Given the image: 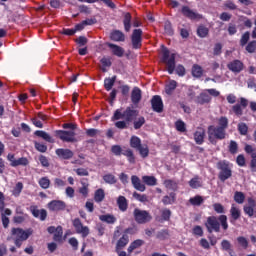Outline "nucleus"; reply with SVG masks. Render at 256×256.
I'll return each instance as SVG.
<instances>
[{
    "label": "nucleus",
    "instance_id": "43",
    "mask_svg": "<svg viewBox=\"0 0 256 256\" xmlns=\"http://www.w3.org/2000/svg\"><path fill=\"white\" fill-rule=\"evenodd\" d=\"M53 241L56 243H63V227L57 226V231L53 235Z\"/></svg>",
    "mask_w": 256,
    "mask_h": 256
},
{
    "label": "nucleus",
    "instance_id": "59",
    "mask_svg": "<svg viewBox=\"0 0 256 256\" xmlns=\"http://www.w3.org/2000/svg\"><path fill=\"white\" fill-rule=\"evenodd\" d=\"M221 249L222 251H228L229 255L233 253V249H231V242H229V240H222Z\"/></svg>",
    "mask_w": 256,
    "mask_h": 256
},
{
    "label": "nucleus",
    "instance_id": "7",
    "mask_svg": "<svg viewBox=\"0 0 256 256\" xmlns=\"http://www.w3.org/2000/svg\"><path fill=\"white\" fill-rule=\"evenodd\" d=\"M134 221L138 223V225H145L146 223H150L152 221L153 216L147 210H141L139 208H135L133 211Z\"/></svg>",
    "mask_w": 256,
    "mask_h": 256
},
{
    "label": "nucleus",
    "instance_id": "2",
    "mask_svg": "<svg viewBox=\"0 0 256 256\" xmlns=\"http://www.w3.org/2000/svg\"><path fill=\"white\" fill-rule=\"evenodd\" d=\"M227 129H229V119L226 116H221L217 126H208V140L212 145L217 143V140L223 141L227 137Z\"/></svg>",
    "mask_w": 256,
    "mask_h": 256
},
{
    "label": "nucleus",
    "instance_id": "24",
    "mask_svg": "<svg viewBox=\"0 0 256 256\" xmlns=\"http://www.w3.org/2000/svg\"><path fill=\"white\" fill-rule=\"evenodd\" d=\"M110 39L116 43H123L125 42V34L121 30H112L110 33Z\"/></svg>",
    "mask_w": 256,
    "mask_h": 256
},
{
    "label": "nucleus",
    "instance_id": "12",
    "mask_svg": "<svg viewBox=\"0 0 256 256\" xmlns=\"http://www.w3.org/2000/svg\"><path fill=\"white\" fill-rule=\"evenodd\" d=\"M248 204L243 206V211L248 217H256V200L253 197L247 199Z\"/></svg>",
    "mask_w": 256,
    "mask_h": 256
},
{
    "label": "nucleus",
    "instance_id": "9",
    "mask_svg": "<svg viewBox=\"0 0 256 256\" xmlns=\"http://www.w3.org/2000/svg\"><path fill=\"white\" fill-rule=\"evenodd\" d=\"M56 136H58L59 139L65 143H75V141H77L75 138V131L57 130Z\"/></svg>",
    "mask_w": 256,
    "mask_h": 256
},
{
    "label": "nucleus",
    "instance_id": "46",
    "mask_svg": "<svg viewBox=\"0 0 256 256\" xmlns=\"http://www.w3.org/2000/svg\"><path fill=\"white\" fill-rule=\"evenodd\" d=\"M141 146V138H139L138 136H132L130 138V147H132V149L138 150Z\"/></svg>",
    "mask_w": 256,
    "mask_h": 256
},
{
    "label": "nucleus",
    "instance_id": "39",
    "mask_svg": "<svg viewBox=\"0 0 256 256\" xmlns=\"http://www.w3.org/2000/svg\"><path fill=\"white\" fill-rule=\"evenodd\" d=\"M11 167H27V165H29V159H27L26 157H21L16 159V161H13V163H10Z\"/></svg>",
    "mask_w": 256,
    "mask_h": 256
},
{
    "label": "nucleus",
    "instance_id": "33",
    "mask_svg": "<svg viewBox=\"0 0 256 256\" xmlns=\"http://www.w3.org/2000/svg\"><path fill=\"white\" fill-rule=\"evenodd\" d=\"M189 203L190 205H193V207H201V205L205 203V199L201 195H196L189 199Z\"/></svg>",
    "mask_w": 256,
    "mask_h": 256
},
{
    "label": "nucleus",
    "instance_id": "14",
    "mask_svg": "<svg viewBox=\"0 0 256 256\" xmlns=\"http://www.w3.org/2000/svg\"><path fill=\"white\" fill-rule=\"evenodd\" d=\"M151 105L155 113H163V99L159 95H155L151 99Z\"/></svg>",
    "mask_w": 256,
    "mask_h": 256
},
{
    "label": "nucleus",
    "instance_id": "63",
    "mask_svg": "<svg viewBox=\"0 0 256 256\" xmlns=\"http://www.w3.org/2000/svg\"><path fill=\"white\" fill-rule=\"evenodd\" d=\"M175 127L180 133H185V131H187V127L185 126V122H183V120H177L175 122Z\"/></svg>",
    "mask_w": 256,
    "mask_h": 256
},
{
    "label": "nucleus",
    "instance_id": "3",
    "mask_svg": "<svg viewBox=\"0 0 256 256\" xmlns=\"http://www.w3.org/2000/svg\"><path fill=\"white\" fill-rule=\"evenodd\" d=\"M175 53H172L167 49L166 47L163 48L162 50V63H165L167 67V72L169 75H173V73L176 72V75L179 77H185V66L182 64H179L176 69H175Z\"/></svg>",
    "mask_w": 256,
    "mask_h": 256
},
{
    "label": "nucleus",
    "instance_id": "38",
    "mask_svg": "<svg viewBox=\"0 0 256 256\" xmlns=\"http://www.w3.org/2000/svg\"><path fill=\"white\" fill-rule=\"evenodd\" d=\"M177 89V81L170 80L168 84L165 85V93L167 95H173V92Z\"/></svg>",
    "mask_w": 256,
    "mask_h": 256
},
{
    "label": "nucleus",
    "instance_id": "41",
    "mask_svg": "<svg viewBox=\"0 0 256 256\" xmlns=\"http://www.w3.org/2000/svg\"><path fill=\"white\" fill-rule=\"evenodd\" d=\"M142 181L145 185H148V187H155V185H157V178H155V176H143Z\"/></svg>",
    "mask_w": 256,
    "mask_h": 256
},
{
    "label": "nucleus",
    "instance_id": "34",
    "mask_svg": "<svg viewBox=\"0 0 256 256\" xmlns=\"http://www.w3.org/2000/svg\"><path fill=\"white\" fill-rule=\"evenodd\" d=\"M177 199V194L175 192H171L169 195H166L162 198L163 205H173Z\"/></svg>",
    "mask_w": 256,
    "mask_h": 256
},
{
    "label": "nucleus",
    "instance_id": "62",
    "mask_svg": "<svg viewBox=\"0 0 256 256\" xmlns=\"http://www.w3.org/2000/svg\"><path fill=\"white\" fill-rule=\"evenodd\" d=\"M137 151H139L140 157L142 159H147L149 157V147L148 146H141Z\"/></svg>",
    "mask_w": 256,
    "mask_h": 256
},
{
    "label": "nucleus",
    "instance_id": "32",
    "mask_svg": "<svg viewBox=\"0 0 256 256\" xmlns=\"http://www.w3.org/2000/svg\"><path fill=\"white\" fill-rule=\"evenodd\" d=\"M34 135H36V137H41V139H44V141H47L48 143H54L55 142V140H53L51 135H49L47 132H45L43 130H36L34 132Z\"/></svg>",
    "mask_w": 256,
    "mask_h": 256
},
{
    "label": "nucleus",
    "instance_id": "16",
    "mask_svg": "<svg viewBox=\"0 0 256 256\" xmlns=\"http://www.w3.org/2000/svg\"><path fill=\"white\" fill-rule=\"evenodd\" d=\"M106 47L110 48L112 55H115V57H123L125 55V49L117 44L106 42Z\"/></svg>",
    "mask_w": 256,
    "mask_h": 256
},
{
    "label": "nucleus",
    "instance_id": "17",
    "mask_svg": "<svg viewBox=\"0 0 256 256\" xmlns=\"http://www.w3.org/2000/svg\"><path fill=\"white\" fill-rule=\"evenodd\" d=\"M30 212L33 217L40 219V221H45V219H47V210L45 209L39 210L37 206H30Z\"/></svg>",
    "mask_w": 256,
    "mask_h": 256
},
{
    "label": "nucleus",
    "instance_id": "13",
    "mask_svg": "<svg viewBox=\"0 0 256 256\" xmlns=\"http://www.w3.org/2000/svg\"><path fill=\"white\" fill-rule=\"evenodd\" d=\"M181 13L184 17L190 19L191 21H199L200 19H203V15L191 10L189 6H183Z\"/></svg>",
    "mask_w": 256,
    "mask_h": 256
},
{
    "label": "nucleus",
    "instance_id": "1",
    "mask_svg": "<svg viewBox=\"0 0 256 256\" xmlns=\"http://www.w3.org/2000/svg\"><path fill=\"white\" fill-rule=\"evenodd\" d=\"M137 117H139V110L128 106L124 111L122 108L116 109L111 119L112 121H117L115 122V127L117 129H127V123H132Z\"/></svg>",
    "mask_w": 256,
    "mask_h": 256
},
{
    "label": "nucleus",
    "instance_id": "4",
    "mask_svg": "<svg viewBox=\"0 0 256 256\" xmlns=\"http://www.w3.org/2000/svg\"><path fill=\"white\" fill-rule=\"evenodd\" d=\"M207 233H221V227L223 231L229 229V223L227 222V215L209 216L204 223Z\"/></svg>",
    "mask_w": 256,
    "mask_h": 256
},
{
    "label": "nucleus",
    "instance_id": "26",
    "mask_svg": "<svg viewBox=\"0 0 256 256\" xmlns=\"http://www.w3.org/2000/svg\"><path fill=\"white\" fill-rule=\"evenodd\" d=\"M117 205L118 209H120L122 213H125V211L129 209V202L127 201V198H125V196H119L117 198Z\"/></svg>",
    "mask_w": 256,
    "mask_h": 256
},
{
    "label": "nucleus",
    "instance_id": "6",
    "mask_svg": "<svg viewBox=\"0 0 256 256\" xmlns=\"http://www.w3.org/2000/svg\"><path fill=\"white\" fill-rule=\"evenodd\" d=\"M217 169L220 171L218 173V179H220L222 183H225L227 179L233 177V171L231 170V166H229V162L225 160L219 161L217 163Z\"/></svg>",
    "mask_w": 256,
    "mask_h": 256
},
{
    "label": "nucleus",
    "instance_id": "47",
    "mask_svg": "<svg viewBox=\"0 0 256 256\" xmlns=\"http://www.w3.org/2000/svg\"><path fill=\"white\" fill-rule=\"evenodd\" d=\"M38 184L41 189H49V187H51V180L49 179V177L44 176L39 179Z\"/></svg>",
    "mask_w": 256,
    "mask_h": 256
},
{
    "label": "nucleus",
    "instance_id": "21",
    "mask_svg": "<svg viewBox=\"0 0 256 256\" xmlns=\"http://www.w3.org/2000/svg\"><path fill=\"white\" fill-rule=\"evenodd\" d=\"M131 183L134 187V189H136V191H140L141 193L145 192L147 187L145 186V184H143L141 182V179L138 178L137 175H132L131 176Z\"/></svg>",
    "mask_w": 256,
    "mask_h": 256
},
{
    "label": "nucleus",
    "instance_id": "11",
    "mask_svg": "<svg viewBox=\"0 0 256 256\" xmlns=\"http://www.w3.org/2000/svg\"><path fill=\"white\" fill-rule=\"evenodd\" d=\"M249 105V100L247 98H240V103H237L232 106V111L236 115V117L243 116V110L247 109V106Z\"/></svg>",
    "mask_w": 256,
    "mask_h": 256
},
{
    "label": "nucleus",
    "instance_id": "35",
    "mask_svg": "<svg viewBox=\"0 0 256 256\" xmlns=\"http://www.w3.org/2000/svg\"><path fill=\"white\" fill-rule=\"evenodd\" d=\"M80 183L82 186L78 188V193L84 198L89 197V183L83 182V180Z\"/></svg>",
    "mask_w": 256,
    "mask_h": 256
},
{
    "label": "nucleus",
    "instance_id": "49",
    "mask_svg": "<svg viewBox=\"0 0 256 256\" xmlns=\"http://www.w3.org/2000/svg\"><path fill=\"white\" fill-rule=\"evenodd\" d=\"M234 201L238 203V205H243L245 203V193L236 191L234 193Z\"/></svg>",
    "mask_w": 256,
    "mask_h": 256
},
{
    "label": "nucleus",
    "instance_id": "28",
    "mask_svg": "<svg viewBox=\"0 0 256 256\" xmlns=\"http://www.w3.org/2000/svg\"><path fill=\"white\" fill-rule=\"evenodd\" d=\"M122 155L127 158L128 163L130 165H135L136 160H135V153L131 150V148H126L123 150Z\"/></svg>",
    "mask_w": 256,
    "mask_h": 256
},
{
    "label": "nucleus",
    "instance_id": "48",
    "mask_svg": "<svg viewBox=\"0 0 256 256\" xmlns=\"http://www.w3.org/2000/svg\"><path fill=\"white\" fill-rule=\"evenodd\" d=\"M197 35L198 37H200L201 39H205V37H207V35H209V28L200 25L197 28Z\"/></svg>",
    "mask_w": 256,
    "mask_h": 256
},
{
    "label": "nucleus",
    "instance_id": "58",
    "mask_svg": "<svg viewBox=\"0 0 256 256\" xmlns=\"http://www.w3.org/2000/svg\"><path fill=\"white\" fill-rule=\"evenodd\" d=\"M22 191H23L22 182H17L15 187L12 190V194L14 195V197H19V195H21Z\"/></svg>",
    "mask_w": 256,
    "mask_h": 256
},
{
    "label": "nucleus",
    "instance_id": "54",
    "mask_svg": "<svg viewBox=\"0 0 256 256\" xmlns=\"http://www.w3.org/2000/svg\"><path fill=\"white\" fill-rule=\"evenodd\" d=\"M124 150L125 149H123L121 145H113L111 147V153H113V155H115L116 157H121V155H123Z\"/></svg>",
    "mask_w": 256,
    "mask_h": 256
},
{
    "label": "nucleus",
    "instance_id": "60",
    "mask_svg": "<svg viewBox=\"0 0 256 256\" xmlns=\"http://www.w3.org/2000/svg\"><path fill=\"white\" fill-rule=\"evenodd\" d=\"M103 179L105 183H108L109 185H115V183H117V178H115V175L113 174H106L103 176Z\"/></svg>",
    "mask_w": 256,
    "mask_h": 256
},
{
    "label": "nucleus",
    "instance_id": "44",
    "mask_svg": "<svg viewBox=\"0 0 256 256\" xmlns=\"http://www.w3.org/2000/svg\"><path fill=\"white\" fill-rule=\"evenodd\" d=\"M131 19V13L128 12L124 15L123 25L126 33H129V31H131Z\"/></svg>",
    "mask_w": 256,
    "mask_h": 256
},
{
    "label": "nucleus",
    "instance_id": "53",
    "mask_svg": "<svg viewBox=\"0 0 256 256\" xmlns=\"http://www.w3.org/2000/svg\"><path fill=\"white\" fill-rule=\"evenodd\" d=\"M212 207L215 213H217L218 215H225V206H223V204L214 203Z\"/></svg>",
    "mask_w": 256,
    "mask_h": 256
},
{
    "label": "nucleus",
    "instance_id": "56",
    "mask_svg": "<svg viewBox=\"0 0 256 256\" xmlns=\"http://www.w3.org/2000/svg\"><path fill=\"white\" fill-rule=\"evenodd\" d=\"M228 151L231 155L237 154V151H239V145L234 140H231L228 146Z\"/></svg>",
    "mask_w": 256,
    "mask_h": 256
},
{
    "label": "nucleus",
    "instance_id": "37",
    "mask_svg": "<svg viewBox=\"0 0 256 256\" xmlns=\"http://www.w3.org/2000/svg\"><path fill=\"white\" fill-rule=\"evenodd\" d=\"M192 76L196 79H201V77H203V67L198 64H194L192 66Z\"/></svg>",
    "mask_w": 256,
    "mask_h": 256
},
{
    "label": "nucleus",
    "instance_id": "50",
    "mask_svg": "<svg viewBox=\"0 0 256 256\" xmlns=\"http://www.w3.org/2000/svg\"><path fill=\"white\" fill-rule=\"evenodd\" d=\"M143 125H145V117L140 116L136 120H133V127L136 131L141 129Z\"/></svg>",
    "mask_w": 256,
    "mask_h": 256
},
{
    "label": "nucleus",
    "instance_id": "29",
    "mask_svg": "<svg viewBox=\"0 0 256 256\" xmlns=\"http://www.w3.org/2000/svg\"><path fill=\"white\" fill-rule=\"evenodd\" d=\"M143 245H145V241H143L141 239L134 240L133 242H131V244L129 245V247L127 249L128 254L131 255V253H133V251H135V249H139V247H143Z\"/></svg>",
    "mask_w": 256,
    "mask_h": 256
},
{
    "label": "nucleus",
    "instance_id": "20",
    "mask_svg": "<svg viewBox=\"0 0 256 256\" xmlns=\"http://www.w3.org/2000/svg\"><path fill=\"white\" fill-rule=\"evenodd\" d=\"M57 157L64 160L73 159L74 153L71 151V149H65V148H58L55 151Z\"/></svg>",
    "mask_w": 256,
    "mask_h": 256
},
{
    "label": "nucleus",
    "instance_id": "45",
    "mask_svg": "<svg viewBox=\"0 0 256 256\" xmlns=\"http://www.w3.org/2000/svg\"><path fill=\"white\" fill-rule=\"evenodd\" d=\"M100 63L102 65L101 70L103 73H107V67H111V65H113V62H111V58L105 56L100 60Z\"/></svg>",
    "mask_w": 256,
    "mask_h": 256
},
{
    "label": "nucleus",
    "instance_id": "18",
    "mask_svg": "<svg viewBox=\"0 0 256 256\" xmlns=\"http://www.w3.org/2000/svg\"><path fill=\"white\" fill-rule=\"evenodd\" d=\"M205 130L203 127H198L194 132V141L196 145H203L205 143Z\"/></svg>",
    "mask_w": 256,
    "mask_h": 256
},
{
    "label": "nucleus",
    "instance_id": "22",
    "mask_svg": "<svg viewBox=\"0 0 256 256\" xmlns=\"http://www.w3.org/2000/svg\"><path fill=\"white\" fill-rule=\"evenodd\" d=\"M143 98V94L141 92V88L134 87L131 92V102L133 105H139L141 103V99Z\"/></svg>",
    "mask_w": 256,
    "mask_h": 256
},
{
    "label": "nucleus",
    "instance_id": "57",
    "mask_svg": "<svg viewBox=\"0 0 256 256\" xmlns=\"http://www.w3.org/2000/svg\"><path fill=\"white\" fill-rule=\"evenodd\" d=\"M245 153L251 155L252 159H256V149L250 144H246L244 147Z\"/></svg>",
    "mask_w": 256,
    "mask_h": 256
},
{
    "label": "nucleus",
    "instance_id": "25",
    "mask_svg": "<svg viewBox=\"0 0 256 256\" xmlns=\"http://www.w3.org/2000/svg\"><path fill=\"white\" fill-rule=\"evenodd\" d=\"M163 185L165 189H168L169 191H179V183L173 179H166L163 182Z\"/></svg>",
    "mask_w": 256,
    "mask_h": 256
},
{
    "label": "nucleus",
    "instance_id": "52",
    "mask_svg": "<svg viewBox=\"0 0 256 256\" xmlns=\"http://www.w3.org/2000/svg\"><path fill=\"white\" fill-rule=\"evenodd\" d=\"M164 31L166 35H169L170 37L174 35L175 31L173 30V25L171 24V21L167 20L164 23Z\"/></svg>",
    "mask_w": 256,
    "mask_h": 256
},
{
    "label": "nucleus",
    "instance_id": "10",
    "mask_svg": "<svg viewBox=\"0 0 256 256\" xmlns=\"http://www.w3.org/2000/svg\"><path fill=\"white\" fill-rule=\"evenodd\" d=\"M73 227L75 228L76 233L81 235L84 239L89 236V227L83 226L81 219L75 218L72 222Z\"/></svg>",
    "mask_w": 256,
    "mask_h": 256
},
{
    "label": "nucleus",
    "instance_id": "55",
    "mask_svg": "<svg viewBox=\"0 0 256 256\" xmlns=\"http://www.w3.org/2000/svg\"><path fill=\"white\" fill-rule=\"evenodd\" d=\"M172 212L168 208L161 210V221H170Z\"/></svg>",
    "mask_w": 256,
    "mask_h": 256
},
{
    "label": "nucleus",
    "instance_id": "42",
    "mask_svg": "<svg viewBox=\"0 0 256 256\" xmlns=\"http://www.w3.org/2000/svg\"><path fill=\"white\" fill-rule=\"evenodd\" d=\"M105 199V190L99 188L94 193V201L96 203H101Z\"/></svg>",
    "mask_w": 256,
    "mask_h": 256
},
{
    "label": "nucleus",
    "instance_id": "36",
    "mask_svg": "<svg viewBox=\"0 0 256 256\" xmlns=\"http://www.w3.org/2000/svg\"><path fill=\"white\" fill-rule=\"evenodd\" d=\"M116 81H117V76H112L111 78H105L104 79V89H106V91H111V89H113V85H115Z\"/></svg>",
    "mask_w": 256,
    "mask_h": 256
},
{
    "label": "nucleus",
    "instance_id": "64",
    "mask_svg": "<svg viewBox=\"0 0 256 256\" xmlns=\"http://www.w3.org/2000/svg\"><path fill=\"white\" fill-rule=\"evenodd\" d=\"M246 51H247L248 53H255V51H256V40L251 41V42H249V43L247 44V46H246Z\"/></svg>",
    "mask_w": 256,
    "mask_h": 256
},
{
    "label": "nucleus",
    "instance_id": "31",
    "mask_svg": "<svg viewBox=\"0 0 256 256\" xmlns=\"http://www.w3.org/2000/svg\"><path fill=\"white\" fill-rule=\"evenodd\" d=\"M129 245V235L123 234L116 243V249H125Z\"/></svg>",
    "mask_w": 256,
    "mask_h": 256
},
{
    "label": "nucleus",
    "instance_id": "8",
    "mask_svg": "<svg viewBox=\"0 0 256 256\" xmlns=\"http://www.w3.org/2000/svg\"><path fill=\"white\" fill-rule=\"evenodd\" d=\"M132 49H141L143 47V30L134 29L131 35Z\"/></svg>",
    "mask_w": 256,
    "mask_h": 256
},
{
    "label": "nucleus",
    "instance_id": "23",
    "mask_svg": "<svg viewBox=\"0 0 256 256\" xmlns=\"http://www.w3.org/2000/svg\"><path fill=\"white\" fill-rule=\"evenodd\" d=\"M227 67L229 71H232V73H241L244 65H243V62H241L240 60H234L228 63Z\"/></svg>",
    "mask_w": 256,
    "mask_h": 256
},
{
    "label": "nucleus",
    "instance_id": "51",
    "mask_svg": "<svg viewBox=\"0 0 256 256\" xmlns=\"http://www.w3.org/2000/svg\"><path fill=\"white\" fill-rule=\"evenodd\" d=\"M237 243L242 249H248L249 248V240L245 238V236H239L237 237Z\"/></svg>",
    "mask_w": 256,
    "mask_h": 256
},
{
    "label": "nucleus",
    "instance_id": "27",
    "mask_svg": "<svg viewBox=\"0 0 256 256\" xmlns=\"http://www.w3.org/2000/svg\"><path fill=\"white\" fill-rule=\"evenodd\" d=\"M99 219L108 225H115V223H117V218L113 214L100 215Z\"/></svg>",
    "mask_w": 256,
    "mask_h": 256
},
{
    "label": "nucleus",
    "instance_id": "5",
    "mask_svg": "<svg viewBox=\"0 0 256 256\" xmlns=\"http://www.w3.org/2000/svg\"><path fill=\"white\" fill-rule=\"evenodd\" d=\"M11 235L14 237V244L18 249H21V245H23V241H27L30 235H33L32 228H28L23 230V228H12Z\"/></svg>",
    "mask_w": 256,
    "mask_h": 256
},
{
    "label": "nucleus",
    "instance_id": "19",
    "mask_svg": "<svg viewBox=\"0 0 256 256\" xmlns=\"http://www.w3.org/2000/svg\"><path fill=\"white\" fill-rule=\"evenodd\" d=\"M239 219H241V209H239L237 205L232 204L230 208V223L233 225L235 221H239Z\"/></svg>",
    "mask_w": 256,
    "mask_h": 256
},
{
    "label": "nucleus",
    "instance_id": "15",
    "mask_svg": "<svg viewBox=\"0 0 256 256\" xmlns=\"http://www.w3.org/2000/svg\"><path fill=\"white\" fill-rule=\"evenodd\" d=\"M67 204L63 200H52L48 203L49 211H65Z\"/></svg>",
    "mask_w": 256,
    "mask_h": 256
},
{
    "label": "nucleus",
    "instance_id": "61",
    "mask_svg": "<svg viewBox=\"0 0 256 256\" xmlns=\"http://www.w3.org/2000/svg\"><path fill=\"white\" fill-rule=\"evenodd\" d=\"M34 147L36 151H39V153H47V145L41 142H34Z\"/></svg>",
    "mask_w": 256,
    "mask_h": 256
},
{
    "label": "nucleus",
    "instance_id": "30",
    "mask_svg": "<svg viewBox=\"0 0 256 256\" xmlns=\"http://www.w3.org/2000/svg\"><path fill=\"white\" fill-rule=\"evenodd\" d=\"M196 103H198V105H205L206 103H211V95L207 94L206 92L200 93V95L196 99Z\"/></svg>",
    "mask_w": 256,
    "mask_h": 256
},
{
    "label": "nucleus",
    "instance_id": "40",
    "mask_svg": "<svg viewBox=\"0 0 256 256\" xmlns=\"http://www.w3.org/2000/svg\"><path fill=\"white\" fill-rule=\"evenodd\" d=\"M189 187L191 189H199L200 187H203V184L201 183V178L199 176H195L188 182Z\"/></svg>",
    "mask_w": 256,
    "mask_h": 256
}]
</instances>
